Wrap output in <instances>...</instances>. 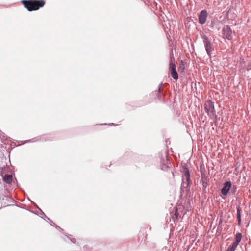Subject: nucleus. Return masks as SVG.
I'll list each match as a JSON object with an SVG mask.
<instances>
[{
  "mask_svg": "<svg viewBox=\"0 0 251 251\" xmlns=\"http://www.w3.org/2000/svg\"><path fill=\"white\" fill-rule=\"evenodd\" d=\"M22 3L24 6L29 11L37 10L42 7L45 2L44 0H30L29 1L23 0Z\"/></svg>",
  "mask_w": 251,
  "mask_h": 251,
  "instance_id": "obj_1",
  "label": "nucleus"
},
{
  "mask_svg": "<svg viewBox=\"0 0 251 251\" xmlns=\"http://www.w3.org/2000/svg\"><path fill=\"white\" fill-rule=\"evenodd\" d=\"M201 37L202 39L206 52L209 56H211V52L213 50V45L211 43V41L209 38L204 34L201 35Z\"/></svg>",
  "mask_w": 251,
  "mask_h": 251,
  "instance_id": "obj_2",
  "label": "nucleus"
},
{
  "mask_svg": "<svg viewBox=\"0 0 251 251\" xmlns=\"http://www.w3.org/2000/svg\"><path fill=\"white\" fill-rule=\"evenodd\" d=\"M204 109L210 117H213L214 116H216V111L214 108V103L210 100L206 101L205 103Z\"/></svg>",
  "mask_w": 251,
  "mask_h": 251,
  "instance_id": "obj_3",
  "label": "nucleus"
},
{
  "mask_svg": "<svg viewBox=\"0 0 251 251\" xmlns=\"http://www.w3.org/2000/svg\"><path fill=\"white\" fill-rule=\"evenodd\" d=\"M224 36L229 40L232 39V31L230 27L228 25L223 27L222 30Z\"/></svg>",
  "mask_w": 251,
  "mask_h": 251,
  "instance_id": "obj_4",
  "label": "nucleus"
},
{
  "mask_svg": "<svg viewBox=\"0 0 251 251\" xmlns=\"http://www.w3.org/2000/svg\"><path fill=\"white\" fill-rule=\"evenodd\" d=\"M231 186H232V184L230 181L225 182L224 184V186L221 190L222 194L223 195L226 196L228 194V193L231 187Z\"/></svg>",
  "mask_w": 251,
  "mask_h": 251,
  "instance_id": "obj_5",
  "label": "nucleus"
},
{
  "mask_svg": "<svg viewBox=\"0 0 251 251\" xmlns=\"http://www.w3.org/2000/svg\"><path fill=\"white\" fill-rule=\"evenodd\" d=\"M208 13L205 10H202L199 15V22L201 24H204L205 23Z\"/></svg>",
  "mask_w": 251,
  "mask_h": 251,
  "instance_id": "obj_6",
  "label": "nucleus"
},
{
  "mask_svg": "<svg viewBox=\"0 0 251 251\" xmlns=\"http://www.w3.org/2000/svg\"><path fill=\"white\" fill-rule=\"evenodd\" d=\"M190 179V172L187 168H185L184 173L182 178V183L183 184H186L187 185H188L189 184Z\"/></svg>",
  "mask_w": 251,
  "mask_h": 251,
  "instance_id": "obj_7",
  "label": "nucleus"
},
{
  "mask_svg": "<svg viewBox=\"0 0 251 251\" xmlns=\"http://www.w3.org/2000/svg\"><path fill=\"white\" fill-rule=\"evenodd\" d=\"M3 181L7 184L11 183L12 181V176L9 174H6L3 177Z\"/></svg>",
  "mask_w": 251,
  "mask_h": 251,
  "instance_id": "obj_8",
  "label": "nucleus"
},
{
  "mask_svg": "<svg viewBox=\"0 0 251 251\" xmlns=\"http://www.w3.org/2000/svg\"><path fill=\"white\" fill-rule=\"evenodd\" d=\"M170 72L176 71V65L175 64V59L173 57L171 58L169 66Z\"/></svg>",
  "mask_w": 251,
  "mask_h": 251,
  "instance_id": "obj_9",
  "label": "nucleus"
},
{
  "mask_svg": "<svg viewBox=\"0 0 251 251\" xmlns=\"http://www.w3.org/2000/svg\"><path fill=\"white\" fill-rule=\"evenodd\" d=\"M238 245V244L234 241L231 245L228 246L226 251H234L236 250Z\"/></svg>",
  "mask_w": 251,
  "mask_h": 251,
  "instance_id": "obj_10",
  "label": "nucleus"
},
{
  "mask_svg": "<svg viewBox=\"0 0 251 251\" xmlns=\"http://www.w3.org/2000/svg\"><path fill=\"white\" fill-rule=\"evenodd\" d=\"M237 209V217L238 220V224L240 225L241 223V208L240 206H238L236 207Z\"/></svg>",
  "mask_w": 251,
  "mask_h": 251,
  "instance_id": "obj_11",
  "label": "nucleus"
},
{
  "mask_svg": "<svg viewBox=\"0 0 251 251\" xmlns=\"http://www.w3.org/2000/svg\"><path fill=\"white\" fill-rule=\"evenodd\" d=\"M242 239V234L241 233L238 232L236 233L235 235V240L234 241L235 242L239 244V243L240 242Z\"/></svg>",
  "mask_w": 251,
  "mask_h": 251,
  "instance_id": "obj_12",
  "label": "nucleus"
},
{
  "mask_svg": "<svg viewBox=\"0 0 251 251\" xmlns=\"http://www.w3.org/2000/svg\"><path fill=\"white\" fill-rule=\"evenodd\" d=\"M201 180H202V187H203V188L204 189H205L207 187V186L208 185L207 178L202 176V178H201Z\"/></svg>",
  "mask_w": 251,
  "mask_h": 251,
  "instance_id": "obj_13",
  "label": "nucleus"
},
{
  "mask_svg": "<svg viewBox=\"0 0 251 251\" xmlns=\"http://www.w3.org/2000/svg\"><path fill=\"white\" fill-rule=\"evenodd\" d=\"M171 75L173 79L177 80L178 78V75L176 71H174L170 72Z\"/></svg>",
  "mask_w": 251,
  "mask_h": 251,
  "instance_id": "obj_14",
  "label": "nucleus"
},
{
  "mask_svg": "<svg viewBox=\"0 0 251 251\" xmlns=\"http://www.w3.org/2000/svg\"><path fill=\"white\" fill-rule=\"evenodd\" d=\"M47 219H48V220L50 221V224L51 225L55 226L56 228L57 229L62 230V229L59 226H58L57 225H56L53 222L50 220V219L49 218H47Z\"/></svg>",
  "mask_w": 251,
  "mask_h": 251,
  "instance_id": "obj_15",
  "label": "nucleus"
},
{
  "mask_svg": "<svg viewBox=\"0 0 251 251\" xmlns=\"http://www.w3.org/2000/svg\"><path fill=\"white\" fill-rule=\"evenodd\" d=\"M70 240L74 243H75L76 242V239L75 238H71Z\"/></svg>",
  "mask_w": 251,
  "mask_h": 251,
  "instance_id": "obj_16",
  "label": "nucleus"
},
{
  "mask_svg": "<svg viewBox=\"0 0 251 251\" xmlns=\"http://www.w3.org/2000/svg\"><path fill=\"white\" fill-rule=\"evenodd\" d=\"M161 85H162V84H160L159 87H158V91H159V92H160L161 91Z\"/></svg>",
  "mask_w": 251,
  "mask_h": 251,
  "instance_id": "obj_17",
  "label": "nucleus"
},
{
  "mask_svg": "<svg viewBox=\"0 0 251 251\" xmlns=\"http://www.w3.org/2000/svg\"><path fill=\"white\" fill-rule=\"evenodd\" d=\"M70 236H71V235H69V236H67L69 239H71Z\"/></svg>",
  "mask_w": 251,
  "mask_h": 251,
  "instance_id": "obj_18",
  "label": "nucleus"
}]
</instances>
